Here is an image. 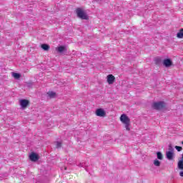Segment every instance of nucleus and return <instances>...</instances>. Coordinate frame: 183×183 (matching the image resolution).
Masks as SVG:
<instances>
[{"label": "nucleus", "mask_w": 183, "mask_h": 183, "mask_svg": "<svg viewBox=\"0 0 183 183\" xmlns=\"http://www.w3.org/2000/svg\"><path fill=\"white\" fill-rule=\"evenodd\" d=\"M47 95L49 98H55V97H56V93L54 92H47Z\"/></svg>", "instance_id": "nucleus-11"}, {"label": "nucleus", "mask_w": 183, "mask_h": 183, "mask_svg": "<svg viewBox=\"0 0 183 183\" xmlns=\"http://www.w3.org/2000/svg\"><path fill=\"white\" fill-rule=\"evenodd\" d=\"M155 62H156L157 65H159V62H161V59H159V58L155 59Z\"/></svg>", "instance_id": "nucleus-18"}, {"label": "nucleus", "mask_w": 183, "mask_h": 183, "mask_svg": "<svg viewBox=\"0 0 183 183\" xmlns=\"http://www.w3.org/2000/svg\"><path fill=\"white\" fill-rule=\"evenodd\" d=\"M61 145L62 143H61L60 142H56V148H61Z\"/></svg>", "instance_id": "nucleus-21"}, {"label": "nucleus", "mask_w": 183, "mask_h": 183, "mask_svg": "<svg viewBox=\"0 0 183 183\" xmlns=\"http://www.w3.org/2000/svg\"><path fill=\"white\" fill-rule=\"evenodd\" d=\"M41 46L42 49H44V51H48L49 49V45H48V44H41Z\"/></svg>", "instance_id": "nucleus-15"}, {"label": "nucleus", "mask_w": 183, "mask_h": 183, "mask_svg": "<svg viewBox=\"0 0 183 183\" xmlns=\"http://www.w3.org/2000/svg\"><path fill=\"white\" fill-rule=\"evenodd\" d=\"M56 51H57L58 52H59L60 54L64 52V51H66L65 46H60L57 48H56Z\"/></svg>", "instance_id": "nucleus-10"}, {"label": "nucleus", "mask_w": 183, "mask_h": 183, "mask_svg": "<svg viewBox=\"0 0 183 183\" xmlns=\"http://www.w3.org/2000/svg\"><path fill=\"white\" fill-rule=\"evenodd\" d=\"M178 168H179V169H183V162H182V160L179 161Z\"/></svg>", "instance_id": "nucleus-17"}, {"label": "nucleus", "mask_w": 183, "mask_h": 183, "mask_svg": "<svg viewBox=\"0 0 183 183\" xmlns=\"http://www.w3.org/2000/svg\"><path fill=\"white\" fill-rule=\"evenodd\" d=\"M163 65L166 67V68H169V66H172V61H171L170 59H165L163 61Z\"/></svg>", "instance_id": "nucleus-7"}, {"label": "nucleus", "mask_w": 183, "mask_h": 183, "mask_svg": "<svg viewBox=\"0 0 183 183\" xmlns=\"http://www.w3.org/2000/svg\"><path fill=\"white\" fill-rule=\"evenodd\" d=\"M77 167H79V168H84V167H85V163H80L77 164Z\"/></svg>", "instance_id": "nucleus-20"}, {"label": "nucleus", "mask_w": 183, "mask_h": 183, "mask_svg": "<svg viewBox=\"0 0 183 183\" xmlns=\"http://www.w3.org/2000/svg\"><path fill=\"white\" fill-rule=\"evenodd\" d=\"M169 152H166V156L167 159L171 161L174 158V152H172V147L171 145L169 146Z\"/></svg>", "instance_id": "nucleus-4"}, {"label": "nucleus", "mask_w": 183, "mask_h": 183, "mask_svg": "<svg viewBox=\"0 0 183 183\" xmlns=\"http://www.w3.org/2000/svg\"><path fill=\"white\" fill-rule=\"evenodd\" d=\"M175 148H176L177 151H178L179 152L180 151H182V147L176 146Z\"/></svg>", "instance_id": "nucleus-19"}, {"label": "nucleus", "mask_w": 183, "mask_h": 183, "mask_svg": "<svg viewBox=\"0 0 183 183\" xmlns=\"http://www.w3.org/2000/svg\"><path fill=\"white\" fill-rule=\"evenodd\" d=\"M154 165L155 166V167H160L161 166V162H159V160H158V159H155L154 161Z\"/></svg>", "instance_id": "nucleus-16"}, {"label": "nucleus", "mask_w": 183, "mask_h": 183, "mask_svg": "<svg viewBox=\"0 0 183 183\" xmlns=\"http://www.w3.org/2000/svg\"><path fill=\"white\" fill-rule=\"evenodd\" d=\"M165 107V102H154L152 104V108H154V109H162V108Z\"/></svg>", "instance_id": "nucleus-3"}, {"label": "nucleus", "mask_w": 183, "mask_h": 183, "mask_svg": "<svg viewBox=\"0 0 183 183\" xmlns=\"http://www.w3.org/2000/svg\"><path fill=\"white\" fill-rule=\"evenodd\" d=\"M182 161L183 162V154H182Z\"/></svg>", "instance_id": "nucleus-23"}, {"label": "nucleus", "mask_w": 183, "mask_h": 183, "mask_svg": "<svg viewBox=\"0 0 183 183\" xmlns=\"http://www.w3.org/2000/svg\"><path fill=\"white\" fill-rule=\"evenodd\" d=\"M177 38H183V29H181L180 31L177 34Z\"/></svg>", "instance_id": "nucleus-12"}, {"label": "nucleus", "mask_w": 183, "mask_h": 183, "mask_svg": "<svg viewBox=\"0 0 183 183\" xmlns=\"http://www.w3.org/2000/svg\"><path fill=\"white\" fill-rule=\"evenodd\" d=\"M179 175H180V177H183V172H180Z\"/></svg>", "instance_id": "nucleus-22"}, {"label": "nucleus", "mask_w": 183, "mask_h": 183, "mask_svg": "<svg viewBox=\"0 0 183 183\" xmlns=\"http://www.w3.org/2000/svg\"><path fill=\"white\" fill-rule=\"evenodd\" d=\"M157 155L158 159H160L161 161L162 159H164V156L162 155V153H161V152H157Z\"/></svg>", "instance_id": "nucleus-14"}, {"label": "nucleus", "mask_w": 183, "mask_h": 183, "mask_svg": "<svg viewBox=\"0 0 183 183\" xmlns=\"http://www.w3.org/2000/svg\"><path fill=\"white\" fill-rule=\"evenodd\" d=\"M96 115L97 117L104 118V117H107V112H105V110H104V109H97L96 110Z\"/></svg>", "instance_id": "nucleus-5"}, {"label": "nucleus", "mask_w": 183, "mask_h": 183, "mask_svg": "<svg viewBox=\"0 0 183 183\" xmlns=\"http://www.w3.org/2000/svg\"><path fill=\"white\" fill-rule=\"evenodd\" d=\"M76 15L78 18H80V19H88V15L82 9L78 8L76 10Z\"/></svg>", "instance_id": "nucleus-2"}, {"label": "nucleus", "mask_w": 183, "mask_h": 183, "mask_svg": "<svg viewBox=\"0 0 183 183\" xmlns=\"http://www.w3.org/2000/svg\"><path fill=\"white\" fill-rule=\"evenodd\" d=\"M12 76H14V78L15 79H19L21 78V74H19L18 73L13 72L12 73Z\"/></svg>", "instance_id": "nucleus-13"}, {"label": "nucleus", "mask_w": 183, "mask_h": 183, "mask_svg": "<svg viewBox=\"0 0 183 183\" xmlns=\"http://www.w3.org/2000/svg\"><path fill=\"white\" fill-rule=\"evenodd\" d=\"M19 104L21 108L25 109L28 105H29V100L28 99H20Z\"/></svg>", "instance_id": "nucleus-6"}, {"label": "nucleus", "mask_w": 183, "mask_h": 183, "mask_svg": "<svg viewBox=\"0 0 183 183\" xmlns=\"http://www.w3.org/2000/svg\"><path fill=\"white\" fill-rule=\"evenodd\" d=\"M29 158L31 159V161H38L39 158H38V155L35 153H32L31 154H30Z\"/></svg>", "instance_id": "nucleus-9"}, {"label": "nucleus", "mask_w": 183, "mask_h": 183, "mask_svg": "<svg viewBox=\"0 0 183 183\" xmlns=\"http://www.w3.org/2000/svg\"><path fill=\"white\" fill-rule=\"evenodd\" d=\"M182 145H183V142H182Z\"/></svg>", "instance_id": "nucleus-24"}, {"label": "nucleus", "mask_w": 183, "mask_h": 183, "mask_svg": "<svg viewBox=\"0 0 183 183\" xmlns=\"http://www.w3.org/2000/svg\"><path fill=\"white\" fill-rule=\"evenodd\" d=\"M120 121L124 124V127L127 131H131V128L129 127L131 125V119H129V117H128L127 114H122L120 117Z\"/></svg>", "instance_id": "nucleus-1"}, {"label": "nucleus", "mask_w": 183, "mask_h": 183, "mask_svg": "<svg viewBox=\"0 0 183 183\" xmlns=\"http://www.w3.org/2000/svg\"><path fill=\"white\" fill-rule=\"evenodd\" d=\"M65 170H66V167H65Z\"/></svg>", "instance_id": "nucleus-25"}, {"label": "nucleus", "mask_w": 183, "mask_h": 183, "mask_svg": "<svg viewBox=\"0 0 183 183\" xmlns=\"http://www.w3.org/2000/svg\"><path fill=\"white\" fill-rule=\"evenodd\" d=\"M115 81V76L112 74H109L107 76V82L109 85H112V84H114V81Z\"/></svg>", "instance_id": "nucleus-8"}]
</instances>
